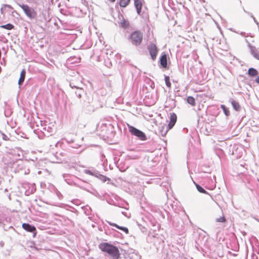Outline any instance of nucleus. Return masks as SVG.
<instances>
[{"instance_id": "17", "label": "nucleus", "mask_w": 259, "mask_h": 259, "mask_svg": "<svg viewBox=\"0 0 259 259\" xmlns=\"http://www.w3.org/2000/svg\"><path fill=\"white\" fill-rule=\"evenodd\" d=\"M0 27L6 29L7 30H12L14 29V26L10 23H8L6 25H1L0 26Z\"/></svg>"}, {"instance_id": "23", "label": "nucleus", "mask_w": 259, "mask_h": 259, "mask_svg": "<svg viewBox=\"0 0 259 259\" xmlns=\"http://www.w3.org/2000/svg\"><path fill=\"white\" fill-rule=\"evenodd\" d=\"M256 82L259 83V75L255 79Z\"/></svg>"}, {"instance_id": "19", "label": "nucleus", "mask_w": 259, "mask_h": 259, "mask_svg": "<svg viewBox=\"0 0 259 259\" xmlns=\"http://www.w3.org/2000/svg\"><path fill=\"white\" fill-rule=\"evenodd\" d=\"M221 108L223 110V111L226 116H228L230 114V111L224 105H222L221 106Z\"/></svg>"}, {"instance_id": "24", "label": "nucleus", "mask_w": 259, "mask_h": 259, "mask_svg": "<svg viewBox=\"0 0 259 259\" xmlns=\"http://www.w3.org/2000/svg\"><path fill=\"white\" fill-rule=\"evenodd\" d=\"M111 3H113L115 1V0H109Z\"/></svg>"}, {"instance_id": "7", "label": "nucleus", "mask_w": 259, "mask_h": 259, "mask_svg": "<svg viewBox=\"0 0 259 259\" xmlns=\"http://www.w3.org/2000/svg\"><path fill=\"white\" fill-rule=\"evenodd\" d=\"M177 116L175 113L170 114V121L168 124V130L171 129L177 122Z\"/></svg>"}, {"instance_id": "10", "label": "nucleus", "mask_w": 259, "mask_h": 259, "mask_svg": "<svg viewBox=\"0 0 259 259\" xmlns=\"http://www.w3.org/2000/svg\"><path fill=\"white\" fill-rule=\"evenodd\" d=\"M26 74V71L24 69H23L20 73V76L18 81V84L19 85H21L22 83L24 82Z\"/></svg>"}, {"instance_id": "9", "label": "nucleus", "mask_w": 259, "mask_h": 259, "mask_svg": "<svg viewBox=\"0 0 259 259\" xmlns=\"http://www.w3.org/2000/svg\"><path fill=\"white\" fill-rule=\"evenodd\" d=\"M167 59L166 55L163 54L160 59V65L162 66V67H163L164 68H167Z\"/></svg>"}, {"instance_id": "14", "label": "nucleus", "mask_w": 259, "mask_h": 259, "mask_svg": "<svg viewBox=\"0 0 259 259\" xmlns=\"http://www.w3.org/2000/svg\"><path fill=\"white\" fill-rule=\"evenodd\" d=\"M131 2V0H120L119 5L121 7L125 8Z\"/></svg>"}, {"instance_id": "12", "label": "nucleus", "mask_w": 259, "mask_h": 259, "mask_svg": "<svg viewBox=\"0 0 259 259\" xmlns=\"http://www.w3.org/2000/svg\"><path fill=\"white\" fill-rule=\"evenodd\" d=\"M258 73L257 70L254 68H250L248 69V74L250 76H255L257 75Z\"/></svg>"}, {"instance_id": "21", "label": "nucleus", "mask_w": 259, "mask_h": 259, "mask_svg": "<svg viewBox=\"0 0 259 259\" xmlns=\"http://www.w3.org/2000/svg\"><path fill=\"white\" fill-rule=\"evenodd\" d=\"M226 221V220L224 216L221 217L217 219V222H225Z\"/></svg>"}, {"instance_id": "8", "label": "nucleus", "mask_w": 259, "mask_h": 259, "mask_svg": "<svg viewBox=\"0 0 259 259\" xmlns=\"http://www.w3.org/2000/svg\"><path fill=\"white\" fill-rule=\"evenodd\" d=\"M134 5L136 8L137 13L140 14L142 11L143 3L141 0H134Z\"/></svg>"}, {"instance_id": "2", "label": "nucleus", "mask_w": 259, "mask_h": 259, "mask_svg": "<svg viewBox=\"0 0 259 259\" xmlns=\"http://www.w3.org/2000/svg\"><path fill=\"white\" fill-rule=\"evenodd\" d=\"M143 39V33L140 30H136L132 32L130 35L129 39L132 44L138 46L141 44Z\"/></svg>"}, {"instance_id": "20", "label": "nucleus", "mask_w": 259, "mask_h": 259, "mask_svg": "<svg viewBox=\"0 0 259 259\" xmlns=\"http://www.w3.org/2000/svg\"><path fill=\"white\" fill-rule=\"evenodd\" d=\"M197 190L200 192V193L206 194L207 192L200 186L199 185H196Z\"/></svg>"}, {"instance_id": "4", "label": "nucleus", "mask_w": 259, "mask_h": 259, "mask_svg": "<svg viewBox=\"0 0 259 259\" xmlns=\"http://www.w3.org/2000/svg\"><path fill=\"white\" fill-rule=\"evenodd\" d=\"M147 49L152 60H155L158 53V48L154 43H150L147 46Z\"/></svg>"}, {"instance_id": "3", "label": "nucleus", "mask_w": 259, "mask_h": 259, "mask_svg": "<svg viewBox=\"0 0 259 259\" xmlns=\"http://www.w3.org/2000/svg\"><path fill=\"white\" fill-rule=\"evenodd\" d=\"M24 11L25 15L30 19H34L37 16V12L27 5H19Z\"/></svg>"}, {"instance_id": "11", "label": "nucleus", "mask_w": 259, "mask_h": 259, "mask_svg": "<svg viewBox=\"0 0 259 259\" xmlns=\"http://www.w3.org/2000/svg\"><path fill=\"white\" fill-rule=\"evenodd\" d=\"M109 224H110V225H111L112 226L115 227L117 228V229L124 231L126 234H128V229L127 228H126V227H120V226H118L117 224H114V223H109Z\"/></svg>"}, {"instance_id": "6", "label": "nucleus", "mask_w": 259, "mask_h": 259, "mask_svg": "<svg viewBox=\"0 0 259 259\" xmlns=\"http://www.w3.org/2000/svg\"><path fill=\"white\" fill-rule=\"evenodd\" d=\"M22 228L27 232L33 233V237L35 238L36 236L37 231L36 230V228L31 226L28 223H23L22 225Z\"/></svg>"}, {"instance_id": "16", "label": "nucleus", "mask_w": 259, "mask_h": 259, "mask_svg": "<svg viewBox=\"0 0 259 259\" xmlns=\"http://www.w3.org/2000/svg\"><path fill=\"white\" fill-rule=\"evenodd\" d=\"M231 103L235 110H236V111H238L240 110V106L238 102L235 100H233Z\"/></svg>"}, {"instance_id": "13", "label": "nucleus", "mask_w": 259, "mask_h": 259, "mask_svg": "<svg viewBox=\"0 0 259 259\" xmlns=\"http://www.w3.org/2000/svg\"><path fill=\"white\" fill-rule=\"evenodd\" d=\"M120 25L123 28L126 29L128 28L130 23L127 20L123 19L120 22Z\"/></svg>"}, {"instance_id": "22", "label": "nucleus", "mask_w": 259, "mask_h": 259, "mask_svg": "<svg viewBox=\"0 0 259 259\" xmlns=\"http://www.w3.org/2000/svg\"><path fill=\"white\" fill-rule=\"evenodd\" d=\"M254 57L257 60H259V52L255 53L254 55Z\"/></svg>"}, {"instance_id": "15", "label": "nucleus", "mask_w": 259, "mask_h": 259, "mask_svg": "<svg viewBox=\"0 0 259 259\" xmlns=\"http://www.w3.org/2000/svg\"><path fill=\"white\" fill-rule=\"evenodd\" d=\"M187 102L192 106H195L196 105L195 100L194 98L192 96H189L187 99Z\"/></svg>"}, {"instance_id": "5", "label": "nucleus", "mask_w": 259, "mask_h": 259, "mask_svg": "<svg viewBox=\"0 0 259 259\" xmlns=\"http://www.w3.org/2000/svg\"><path fill=\"white\" fill-rule=\"evenodd\" d=\"M128 127L129 131L132 135L138 137L141 140L144 141L146 139V137L143 132L133 126L128 125Z\"/></svg>"}, {"instance_id": "1", "label": "nucleus", "mask_w": 259, "mask_h": 259, "mask_svg": "<svg viewBox=\"0 0 259 259\" xmlns=\"http://www.w3.org/2000/svg\"><path fill=\"white\" fill-rule=\"evenodd\" d=\"M99 248L107 253L112 259H118L120 257L119 251L117 247L108 243H102L99 246Z\"/></svg>"}, {"instance_id": "18", "label": "nucleus", "mask_w": 259, "mask_h": 259, "mask_svg": "<svg viewBox=\"0 0 259 259\" xmlns=\"http://www.w3.org/2000/svg\"><path fill=\"white\" fill-rule=\"evenodd\" d=\"M164 80H165V84H166V86L168 88H171V83L170 82L169 77L168 76H165L164 77Z\"/></svg>"}]
</instances>
